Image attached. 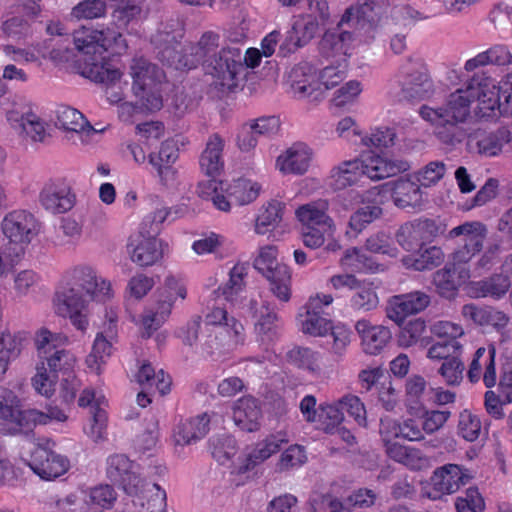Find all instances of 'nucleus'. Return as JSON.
Segmentation results:
<instances>
[{"label": "nucleus", "mask_w": 512, "mask_h": 512, "mask_svg": "<svg viewBox=\"0 0 512 512\" xmlns=\"http://www.w3.org/2000/svg\"><path fill=\"white\" fill-rule=\"evenodd\" d=\"M73 42L77 50L91 55L82 71L83 76L96 83L113 86L120 80L122 73L106 61L103 54L111 50L112 54H122L128 48L126 40L119 31L111 28L94 29L82 26L73 33Z\"/></svg>", "instance_id": "nucleus-1"}, {"label": "nucleus", "mask_w": 512, "mask_h": 512, "mask_svg": "<svg viewBox=\"0 0 512 512\" xmlns=\"http://www.w3.org/2000/svg\"><path fill=\"white\" fill-rule=\"evenodd\" d=\"M474 100L473 84H469L467 89L451 93L439 107L421 106L419 114L435 127L434 133L440 142L455 146L467 136L461 125L470 116V106Z\"/></svg>", "instance_id": "nucleus-2"}, {"label": "nucleus", "mask_w": 512, "mask_h": 512, "mask_svg": "<svg viewBox=\"0 0 512 512\" xmlns=\"http://www.w3.org/2000/svg\"><path fill=\"white\" fill-rule=\"evenodd\" d=\"M410 168L407 161L393 160L379 155H368L362 159L344 161L331 170V186L342 190L356 184L363 176L371 180H382L405 172Z\"/></svg>", "instance_id": "nucleus-3"}, {"label": "nucleus", "mask_w": 512, "mask_h": 512, "mask_svg": "<svg viewBox=\"0 0 512 512\" xmlns=\"http://www.w3.org/2000/svg\"><path fill=\"white\" fill-rule=\"evenodd\" d=\"M110 284L102 280L99 284L90 268L75 269L72 279L55 294L57 313L66 317L68 313L83 310L89 300L104 301Z\"/></svg>", "instance_id": "nucleus-4"}, {"label": "nucleus", "mask_w": 512, "mask_h": 512, "mask_svg": "<svg viewBox=\"0 0 512 512\" xmlns=\"http://www.w3.org/2000/svg\"><path fill=\"white\" fill-rule=\"evenodd\" d=\"M66 420V415L58 407H50L46 414L34 409L24 410L15 393L0 387V432L2 434H27L37 422L46 423V419Z\"/></svg>", "instance_id": "nucleus-5"}, {"label": "nucleus", "mask_w": 512, "mask_h": 512, "mask_svg": "<svg viewBox=\"0 0 512 512\" xmlns=\"http://www.w3.org/2000/svg\"><path fill=\"white\" fill-rule=\"evenodd\" d=\"M39 357L43 360L41 366H37V374L33 378L35 389L42 395L50 396L54 391V385L59 377H72L75 364L74 356L64 350H55L49 354H42Z\"/></svg>", "instance_id": "nucleus-6"}, {"label": "nucleus", "mask_w": 512, "mask_h": 512, "mask_svg": "<svg viewBox=\"0 0 512 512\" xmlns=\"http://www.w3.org/2000/svg\"><path fill=\"white\" fill-rule=\"evenodd\" d=\"M442 232V225L436 220L419 218L401 225L396 240L406 251L420 252L426 243L432 242Z\"/></svg>", "instance_id": "nucleus-7"}, {"label": "nucleus", "mask_w": 512, "mask_h": 512, "mask_svg": "<svg viewBox=\"0 0 512 512\" xmlns=\"http://www.w3.org/2000/svg\"><path fill=\"white\" fill-rule=\"evenodd\" d=\"M488 229L478 221L465 222L449 231V238L463 237V245L456 249L451 258L461 264L468 263L484 246Z\"/></svg>", "instance_id": "nucleus-8"}, {"label": "nucleus", "mask_w": 512, "mask_h": 512, "mask_svg": "<svg viewBox=\"0 0 512 512\" xmlns=\"http://www.w3.org/2000/svg\"><path fill=\"white\" fill-rule=\"evenodd\" d=\"M4 235L10 243L19 245L16 255L24 252L23 245L31 242L39 232V224L35 217L24 210L13 211L9 213L2 222Z\"/></svg>", "instance_id": "nucleus-9"}, {"label": "nucleus", "mask_w": 512, "mask_h": 512, "mask_svg": "<svg viewBox=\"0 0 512 512\" xmlns=\"http://www.w3.org/2000/svg\"><path fill=\"white\" fill-rule=\"evenodd\" d=\"M28 465L39 477L50 480L63 475L68 470L69 461L49 447L37 445L31 452Z\"/></svg>", "instance_id": "nucleus-10"}, {"label": "nucleus", "mask_w": 512, "mask_h": 512, "mask_svg": "<svg viewBox=\"0 0 512 512\" xmlns=\"http://www.w3.org/2000/svg\"><path fill=\"white\" fill-rule=\"evenodd\" d=\"M203 66L212 76L222 81H232L243 69L241 50L237 47L222 46L216 52V57L205 58Z\"/></svg>", "instance_id": "nucleus-11"}, {"label": "nucleus", "mask_w": 512, "mask_h": 512, "mask_svg": "<svg viewBox=\"0 0 512 512\" xmlns=\"http://www.w3.org/2000/svg\"><path fill=\"white\" fill-rule=\"evenodd\" d=\"M470 84H473V94L478 101L481 117L494 116L496 109L502 115L512 112L510 105L503 99L501 91L497 89L496 85L490 83L488 78L478 81L473 77Z\"/></svg>", "instance_id": "nucleus-12"}, {"label": "nucleus", "mask_w": 512, "mask_h": 512, "mask_svg": "<svg viewBox=\"0 0 512 512\" xmlns=\"http://www.w3.org/2000/svg\"><path fill=\"white\" fill-rule=\"evenodd\" d=\"M430 301V296L422 291L394 295L388 300L386 315L396 324L401 325L407 316L425 310Z\"/></svg>", "instance_id": "nucleus-13"}, {"label": "nucleus", "mask_w": 512, "mask_h": 512, "mask_svg": "<svg viewBox=\"0 0 512 512\" xmlns=\"http://www.w3.org/2000/svg\"><path fill=\"white\" fill-rule=\"evenodd\" d=\"M469 278V271L455 261L433 273L432 283L440 297L453 299L459 287Z\"/></svg>", "instance_id": "nucleus-14"}, {"label": "nucleus", "mask_w": 512, "mask_h": 512, "mask_svg": "<svg viewBox=\"0 0 512 512\" xmlns=\"http://www.w3.org/2000/svg\"><path fill=\"white\" fill-rule=\"evenodd\" d=\"M161 242L156 235H141V230L136 236L129 238L127 245L132 262L140 267H147L155 264L163 256Z\"/></svg>", "instance_id": "nucleus-15"}, {"label": "nucleus", "mask_w": 512, "mask_h": 512, "mask_svg": "<svg viewBox=\"0 0 512 512\" xmlns=\"http://www.w3.org/2000/svg\"><path fill=\"white\" fill-rule=\"evenodd\" d=\"M39 201L50 213H65L74 206L75 196L71 194L68 186L50 181L43 186Z\"/></svg>", "instance_id": "nucleus-16"}, {"label": "nucleus", "mask_w": 512, "mask_h": 512, "mask_svg": "<svg viewBox=\"0 0 512 512\" xmlns=\"http://www.w3.org/2000/svg\"><path fill=\"white\" fill-rule=\"evenodd\" d=\"M470 478L459 465L446 464L434 471L430 481L437 492L452 494L467 484Z\"/></svg>", "instance_id": "nucleus-17"}, {"label": "nucleus", "mask_w": 512, "mask_h": 512, "mask_svg": "<svg viewBox=\"0 0 512 512\" xmlns=\"http://www.w3.org/2000/svg\"><path fill=\"white\" fill-rule=\"evenodd\" d=\"M261 409L252 397L239 399L233 407V420L243 431L254 432L260 428Z\"/></svg>", "instance_id": "nucleus-18"}, {"label": "nucleus", "mask_w": 512, "mask_h": 512, "mask_svg": "<svg viewBox=\"0 0 512 512\" xmlns=\"http://www.w3.org/2000/svg\"><path fill=\"white\" fill-rule=\"evenodd\" d=\"M394 204L401 209L414 210L423 204V195L420 186L410 179H398L392 189Z\"/></svg>", "instance_id": "nucleus-19"}, {"label": "nucleus", "mask_w": 512, "mask_h": 512, "mask_svg": "<svg viewBox=\"0 0 512 512\" xmlns=\"http://www.w3.org/2000/svg\"><path fill=\"white\" fill-rule=\"evenodd\" d=\"M133 89L143 90V87L157 86L164 79V72L156 64L140 57L133 60L131 65Z\"/></svg>", "instance_id": "nucleus-20"}, {"label": "nucleus", "mask_w": 512, "mask_h": 512, "mask_svg": "<svg viewBox=\"0 0 512 512\" xmlns=\"http://www.w3.org/2000/svg\"><path fill=\"white\" fill-rule=\"evenodd\" d=\"M433 84L426 71L417 70L407 73L403 82L401 95L407 101H420L432 92Z\"/></svg>", "instance_id": "nucleus-21"}, {"label": "nucleus", "mask_w": 512, "mask_h": 512, "mask_svg": "<svg viewBox=\"0 0 512 512\" xmlns=\"http://www.w3.org/2000/svg\"><path fill=\"white\" fill-rule=\"evenodd\" d=\"M319 300H309L305 305V315L300 314V317H304L301 320L302 331L306 334L313 336H323L330 329H332V323L321 315V307Z\"/></svg>", "instance_id": "nucleus-22"}, {"label": "nucleus", "mask_w": 512, "mask_h": 512, "mask_svg": "<svg viewBox=\"0 0 512 512\" xmlns=\"http://www.w3.org/2000/svg\"><path fill=\"white\" fill-rule=\"evenodd\" d=\"M223 140L218 134L212 135L200 157L201 169L206 175L215 177L220 174L223 168L222 151Z\"/></svg>", "instance_id": "nucleus-23"}, {"label": "nucleus", "mask_w": 512, "mask_h": 512, "mask_svg": "<svg viewBox=\"0 0 512 512\" xmlns=\"http://www.w3.org/2000/svg\"><path fill=\"white\" fill-rule=\"evenodd\" d=\"M328 203L320 200L317 203L306 204L296 210V216L303 224V227H319L330 229L332 219L325 213Z\"/></svg>", "instance_id": "nucleus-24"}, {"label": "nucleus", "mask_w": 512, "mask_h": 512, "mask_svg": "<svg viewBox=\"0 0 512 512\" xmlns=\"http://www.w3.org/2000/svg\"><path fill=\"white\" fill-rule=\"evenodd\" d=\"M311 160V152L302 145L287 150L286 156L278 157V165L284 173L303 174L307 171Z\"/></svg>", "instance_id": "nucleus-25"}, {"label": "nucleus", "mask_w": 512, "mask_h": 512, "mask_svg": "<svg viewBox=\"0 0 512 512\" xmlns=\"http://www.w3.org/2000/svg\"><path fill=\"white\" fill-rule=\"evenodd\" d=\"M158 59L175 70L192 69L196 66L192 53H185L182 46L176 42L161 47L158 51Z\"/></svg>", "instance_id": "nucleus-26"}, {"label": "nucleus", "mask_w": 512, "mask_h": 512, "mask_svg": "<svg viewBox=\"0 0 512 512\" xmlns=\"http://www.w3.org/2000/svg\"><path fill=\"white\" fill-rule=\"evenodd\" d=\"M270 283V291L280 301L288 302L291 297V273L287 265L279 263L263 274Z\"/></svg>", "instance_id": "nucleus-27"}, {"label": "nucleus", "mask_w": 512, "mask_h": 512, "mask_svg": "<svg viewBox=\"0 0 512 512\" xmlns=\"http://www.w3.org/2000/svg\"><path fill=\"white\" fill-rule=\"evenodd\" d=\"M56 126L66 131L87 135L97 132L96 129L86 120L81 112L71 107H61L57 111Z\"/></svg>", "instance_id": "nucleus-28"}, {"label": "nucleus", "mask_w": 512, "mask_h": 512, "mask_svg": "<svg viewBox=\"0 0 512 512\" xmlns=\"http://www.w3.org/2000/svg\"><path fill=\"white\" fill-rule=\"evenodd\" d=\"M283 443H287V440L278 435H270L263 442L258 443L255 449L246 458L245 464L240 467V472H247L256 465L264 462L272 454L277 453Z\"/></svg>", "instance_id": "nucleus-29"}, {"label": "nucleus", "mask_w": 512, "mask_h": 512, "mask_svg": "<svg viewBox=\"0 0 512 512\" xmlns=\"http://www.w3.org/2000/svg\"><path fill=\"white\" fill-rule=\"evenodd\" d=\"M290 79L294 92L303 97L310 96L318 86L313 68L307 63L295 66L291 70Z\"/></svg>", "instance_id": "nucleus-30"}, {"label": "nucleus", "mask_w": 512, "mask_h": 512, "mask_svg": "<svg viewBox=\"0 0 512 512\" xmlns=\"http://www.w3.org/2000/svg\"><path fill=\"white\" fill-rule=\"evenodd\" d=\"M474 285L477 296H490L494 299H500L508 292L511 287V281L507 275L500 273L493 274L488 278L476 282Z\"/></svg>", "instance_id": "nucleus-31"}, {"label": "nucleus", "mask_w": 512, "mask_h": 512, "mask_svg": "<svg viewBox=\"0 0 512 512\" xmlns=\"http://www.w3.org/2000/svg\"><path fill=\"white\" fill-rule=\"evenodd\" d=\"M209 431V418L207 414H202L184 422L178 430L177 443L191 444L204 437Z\"/></svg>", "instance_id": "nucleus-32"}, {"label": "nucleus", "mask_w": 512, "mask_h": 512, "mask_svg": "<svg viewBox=\"0 0 512 512\" xmlns=\"http://www.w3.org/2000/svg\"><path fill=\"white\" fill-rule=\"evenodd\" d=\"M511 139L510 130L507 127H500L478 140V151L488 157L496 156L502 152L503 146L508 144Z\"/></svg>", "instance_id": "nucleus-33"}, {"label": "nucleus", "mask_w": 512, "mask_h": 512, "mask_svg": "<svg viewBox=\"0 0 512 512\" xmlns=\"http://www.w3.org/2000/svg\"><path fill=\"white\" fill-rule=\"evenodd\" d=\"M284 204L272 200L268 206L258 215L255 221V231L257 234L265 235L273 231L282 221Z\"/></svg>", "instance_id": "nucleus-34"}, {"label": "nucleus", "mask_w": 512, "mask_h": 512, "mask_svg": "<svg viewBox=\"0 0 512 512\" xmlns=\"http://www.w3.org/2000/svg\"><path fill=\"white\" fill-rule=\"evenodd\" d=\"M261 186L248 179H237L227 188V196L237 205L253 202L259 195Z\"/></svg>", "instance_id": "nucleus-35"}, {"label": "nucleus", "mask_w": 512, "mask_h": 512, "mask_svg": "<svg viewBox=\"0 0 512 512\" xmlns=\"http://www.w3.org/2000/svg\"><path fill=\"white\" fill-rule=\"evenodd\" d=\"M379 299L371 283H361L350 296V306L359 313H367L377 308Z\"/></svg>", "instance_id": "nucleus-36"}, {"label": "nucleus", "mask_w": 512, "mask_h": 512, "mask_svg": "<svg viewBox=\"0 0 512 512\" xmlns=\"http://www.w3.org/2000/svg\"><path fill=\"white\" fill-rule=\"evenodd\" d=\"M247 270L248 266L246 264H236L229 272L228 281L218 288V293L226 300L232 301L246 287Z\"/></svg>", "instance_id": "nucleus-37"}, {"label": "nucleus", "mask_w": 512, "mask_h": 512, "mask_svg": "<svg viewBox=\"0 0 512 512\" xmlns=\"http://www.w3.org/2000/svg\"><path fill=\"white\" fill-rule=\"evenodd\" d=\"M426 330V322L422 318H416L408 321L402 328L398 336V343L402 347H411L417 342L422 346L430 344V339L423 337Z\"/></svg>", "instance_id": "nucleus-38"}, {"label": "nucleus", "mask_w": 512, "mask_h": 512, "mask_svg": "<svg viewBox=\"0 0 512 512\" xmlns=\"http://www.w3.org/2000/svg\"><path fill=\"white\" fill-rule=\"evenodd\" d=\"M250 309L254 311V316L257 318L255 326L259 333L267 335L275 329L278 316L274 306L263 301L260 307H257L256 301L252 300Z\"/></svg>", "instance_id": "nucleus-39"}, {"label": "nucleus", "mask_w": 512, "mask_h": 512, "mask_svg": "<svg viewBox=\"0 0 512 512\" xmlns=\"http://www.w3.org/2000/svg\"><path fill=\"white\" fill-rule=\"evenodd\" d=\"M383 209L378 203H371L359 207L350 217L349 226L356 232H361L369 224L381 218Z\"/></svg>", "instance_id": "nucleus-40"}, {"label": "nucleus", "mask_w": 512, "mask_h": 512, "mask_svg": "<svg viewBox=\"0 0 512 512\" xmlns=\"http://www.w3.org/2000/svg\"><path fill=\"white\" fill-rule=\"evenodd\" d=\"M21 342L9 331H3L0 335V375L5 374L11 360L20 354Z\"/></svg>", "instance_id": "nucleus-41"}, {"label": "nucleus", "mask_w": 512, "mask_h": 512, "mask_svg": "<svg viewBox=\"0 0 512 512\" xmlns=\"http://www.w3.org/2000/svg\"><path fill=\"white\" fill-rule=\"evenodd\" d=\"M137 100L135 107L141 111L155 112L162 108L163 99L159 85L143 87V90L133 89Z\"/></svg>", "instance_id": "nucleus-42"}, {"label": "nucleus", "mask_w": 512, "mask_h": 512, "mask_svg": "<svg viewBox=\"0 0 512 512\" xmlns=\"http://www.w3.org/2000/svg\"><path fill=\"white\" fill-rule=\"evenodd\" d=\"M191 53L193 55L196 64L205 62V58L216 57V52L219 48V35L214 32H206L202 35L195 47H191Z\"/></svg>", "instance_id": "nucleus-43"}, {"label": "nucleus", "mask_w": 512, "mask_h": 512, "mask_svg": "<svg viewBox=\"0 0 512 512\" xmlns=\"http://www.w3.org/2000/svg\"><path fill=\"white\" fill-rule=\"evenodd\" d=\"M391 332L385 326H374L362 341L364 349L371 355L378 354L391 340Z\"/></svg>", "instance_id": "nucleus-44"}, {"label": "nucleus", "mask_w": 512, "mask_h": 512, "mask_svg": "<svg viewBox=\"0 0 512 512\" xmlns=\"http://www.w3.org/2000/svg\"><path fill=\"white\" fill-rule=\"evenodd\" d=\"M68 341L67 336L60 333H52L47 328H41L36 332L35 345L39 355L49 354Z\"/></svg>", "instance_id": "nucleus-45"}, {"label": "nucleus", "mask_w": 512, "mask_h": 512, "mask_svg": "<svg viewBox=\"0 0 512 512\" xmlns=\"http://www.w3.org/2000/svg\"><path fill=\"white\" fill-rule=\"evenodd\" d=\"M288 359L298 367L306 368L313 373L320 371L319 354L309 348L297 347L287 353Z\"/></svg>", "instance_id": "nucleus-46"}, {"label": "nucleus", "mask_w": 512, "mask_h": 512, "mask_svg": "<svg viewBox=\"0 0 512 512\" xmlns=\"http://www.w3.org/2000/svg\"><path fill=\"white\" fill-rule=\"evenodd\" d=\"M411 266L417 271L431 270L444 261V253L439 247L432 246L424 251L418 252V255L411 259Z\"/></svg>", "instance_id": "nucleus-47"}, {"label": "nucleus", "mask_w": 512, "mask_h": 512, "mask_svg": "<svg viewBox=\"0 0 512 512\" xmlns=\"http://www.w3.org/2000/svg\"><path fill=\"white\" fill-rule=\"evenodd\" d=\"M457 512H484L485 502L477 487H470L465 491V496L456 499Z\"/></svg>", "instance_id": "nucleus-48"}, {"label": "nucleus", "mask_w": 512, "mask_h": 512, "mask_svg": "<svg viewBox=\"0 0 512 512\" xmlns=\"http://www.w3.org/2000/svg\"><path fill=\"white\" fill-rule=\"evenodd\" d=\"M132 462L123 454H116L107 460V477L114 484L131 472Z\"/></svg>", "instance_id": "nucleus-49"}, {"label": "nucleus", "mask_w": 512, "mask_h": 512, "mask_svg": "<svg viewBox=\"0 0 512 512\" xmlns=\"http://www.w3.org/2000/svg\"><path fill=\"white\" fill-rule=\"evenodd\" d=\"M20 134H24L34 142H42L45 138V128L40 118L33 112L29 111L22 117L20 123Z\"/></svg>", "instance_id": "nucleus-50"}, {"label": "nucleus", "mask_w": 512, "mask_h": 512, "mask_svg": "<svg viewBox=\"0 0 512 512\" xmlns=\"http://www.w3.org/2000/svg\"><path fill=\"white\" fill-rule=\"evenodd\" d=\"M446 164L443 161H431L417 173V179L424 187L436 185L446 173Z\"/></svg>", "instance_id": "nucleus-51"}, {"label": "nucleus", "mask_w": 512, "mask_h": 512, "mask_svg": "<svg viewBox=\"0 0 512 512\" xmlns=\"http://www.w3.org/2000/svg\"><path fill=\"white\" fill-rule=\"evenodd\" d=\"M459 434L467 441H475L481 431L480 419L470 411L464 410L459 415Z\"/></svg>", "instance_id": "nucleus-52"}, {"label": "nucleus", "mask_w": 512, "mask_h": 512, "mask_svg": "<svg viewBox=\"0 0 512 512\" xmlns=\"http://www.w3.org/2000/svg\"><path fill=\"white\" fill-rule=\"evenodd\" d=\"M464 364L456 356L444 361L438 372L448 385H458L463 379Z\"/></svg>", "instance_id": "nucleus-53"}, {"label": "nucleus", "mask_w": 512, "mask_h": 512, "mask_svg": "<svg viewBox=\"0 0 512 512\" xmlns=\"http://www.w3.org/2000/svg\"><path fill=\"white\" fill-rule=\"evenodd\" d=\"M365 247L372 253L397 256V249L391 246V238L384 232H377L367 238Z\"/></svg>", "instance_id": "nucleus-54"}, {"label": "nucleus", "mask_w": 512, "mask_h": 512, "mask_svg": "<svg viewBox=\"0 0 512 512\" xmlns=\"http://www.w3.org/2000/svg\"><path fill=\"white\" fill-rule=\"evenodd\" d=\"M306 461L304 449L299 445H292L281 455L277 470L279 472L287 471L293 467L300 466Z\"/></svg>", "instance_id": "nucleus-55"}, {"label": "nucleus", "mask_w": 512, "mask_h": 512, "mask_svg": "<svg viewBox=\"0 0 512 512\" xmlns=\"http://www.w3.org/2000/svg\"><path fill=\"white\" fill-rule=\"evenodd\" d=\"M339 405L343 407V410L353 417L360 426L366 427V409L357 396L345 395L339 399Z\"/></svg>", "instance_id": "nucleus-56"}, {"label": "nucleus", "mask_w": 512, "mask_h": 512, "mask_svg": "<svg viewBox=\"0 0 512 512\" xmlns=\"http://www.w3.org/2000/svg\"><path fill=\"white\" fill-rule=\"evenodd\" d=\"M326 22L327 21L322 22L320 20L318 13L314 14L310 11L307 17L298 19L293 23V30H304V36H301V39L302 43L307 44L314 38L318 32L319 26L324 25Z\"/></svg>", "instance_id": "nucleus-57"}, {"label": "nucleus", "mask_w": 512, "mask_h": 512, "mask_svg": "<svg viewBox=\"0 0 512 512\" xmlns=\"http://www.w3.org/2000/svg\"><path fill=\"white\" fill-rule=\"evenodd\" d=\"M199 100L200 98L192 97L184 90L177 89L172 95L170 107L177 117H181L195 109L199 104Z\"/></svg>", "instance_id": "nucleus-58"}, {"label": "nucleus", "mask_w": 512, "mask_h": 512, "mask_svg": "<svg viewBox=\"0 0 512 512\" xmlns=\"http://www.w3.org/2000/svg\"><path fill=\"white\" fill-rule=\"evenodd\" d=\"M461 348L457 340H440L434 343L427 352V357L436 360H448L456 357L455 353Z\"/></svg>", "instance_id": "nucleus-59"}, {"label": "nucleus", "mask_w": 512, "mask_h": 512, "mask_svg": "<svg viewBox=\"0 0 512 512\" xmlns=\"http://www.w3.org/2000/svg\"><path fill=\"white\" fill-rule=\"evenodd\" d=\"M106 4L102 0H85L73 8L72 14L76 18L93 19L105 13Z\"/></svg>", "instance_id": "nucleus-60"}, {"label": "nucleus", "mask_w": 512, "mask_h": 512, "mask_svg": "<svg viewBox=\"0 0 512 512\" xmlns=\"http://www.w3.org/2000/svg\"><path fill=\"white\" fill-rule=\"evenodd\" d=\"M278 264L277 249L274 246H265L261 248L258 256L253 261V267L262 275L273 269Z\"/></svg>", "instance_id": "nucleus-61"}, {"label": "nucleus", "mask_w": 512, "mask_h": 512, "mask_svg": "<svg viewBox=\"0 0 512 512\" xmlns=\"http://www.w3.org/2000/svg\"><path fill=\"white\" fill-rule=\"evenodd\" d=\"M116 500L114 489L110 485L95 487L90 492V504L100 509H107Z\"/></svg>", "instance_id": "nucleus-62"}, {"label": "nucleus", "mask_w": 512, "mask_h": 512, "mask_svg": "<svg viewBox=\"0 0 512 512\" xmlns=\"http://www.w3.org/2000/svg\"><path fill=\"white\" fill-rule=\"evenodd\" d=\"M377 494L372 489L360 488L345 499V508H368L374 505Z\"/></svg>", "instance_id": "nucleus-63"}, {"label": "nucleus", "mask_w": 512, "mask_h": 512, "mask_svg": "<svg viewBox=\"0 0 512 512\" xmlns=\"http://www.w3.org/2000/svg\"><path fill=\"white\" fill-rule=\"evenodd\" d=\"M2 30L8 37L20 39L29 34L30 25L23 17L15 16L3 23Z\"/></svg>", "instance_id": "nucleus-64"}]
</instances>
